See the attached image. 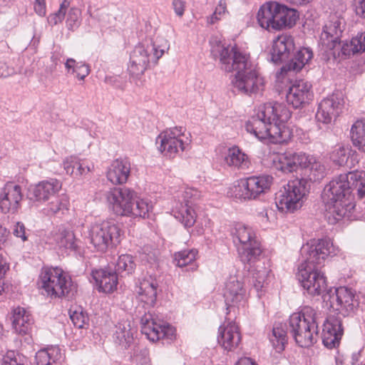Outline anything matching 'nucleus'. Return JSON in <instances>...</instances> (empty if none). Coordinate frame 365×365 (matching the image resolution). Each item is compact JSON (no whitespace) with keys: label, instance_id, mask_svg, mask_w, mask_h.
Here are the masks:
<instances>
[{"label":"nucleus","instance_id":"obj_1","mask_svg":"<svg viewBox=\"0 0 365 365\" xmlns=\"http://www.w3.org/2000/svg\"><path fill=\"white\" fill-rule=\"evenodd\" d=\"M357 189L358 195L365 203V173L355 170L340 174L327 184L322 193L326 204L325 217L331 225L343 219H356L355 203L351 197V190Z\"/></svg>","mask_w":365,"mask_h":365},{"label":"nucleus","instance_id":"obj_2","mask_svg":"<svg viewBox=\"0 0 365 365\" xmlns=\"http://www.w3.org/2000/svg\"><path fill=\"white\" fill-rule=\"evenodd\" d=\"M211 53L219 58L220 67L225 72L236 71L232 83L238 93L251 96L264 90V80L250 60L236 46H225L221 42L212 45Z\"/></svg>","mask_w":365,"mask_h":365},{"label":"nucleus","instance_id":"obj_3","mask_svg":"<svg viewBox=\"0 0 365 365\" xmlns=\"http://www.w3.org/2000/svg\"><path fill=\"white\" fill-rule=\"evenodd\" d=\"M290 117L291 112L284 105L269 102L259 106L256 115L246 123V130L260 140L284 143L292 136L285 125Z\"/></svg>","mask_w":365,"mask_h":365},{"label":"nucleus","instance_id":"obj_4","mask_svg":"<svg viewBox=\"0 0 365 365\" xmlns=\"http://www.w3.org/2000/svg\"><path fill=\"white\" fill-rule=\"evenodd\" d=\"M323 299L333 313L331 312L324 322L322 341L326 347L331 349L339 344L344 334L342 318L354 312L358 302L351 290L344 287L329 290L323 295Z\"/></svg>","mask_w":365,"mask_h":365},{"label":"nucleus","instance_id":"obj_5","mask_svg":"<svg viewBox=\"0 0 365 365\" xmlns=\"http://www.w3.org/2000/svg\"><path fill=\"white\" fill-rule=\"evenodd\" d=\"M169 48L168 41L162 36L138 43L130 54L129 73L135 77L140 76L145 71L156 66Z\"/></svg>","mask_w":365,"mask_h":365},{"label":"nucleus","instance_id":"obj_6","mask_svg":"<svg viewBox=\"0 0 365 365\" xmlns=\"http://www.w3.org/2000/svg\"><path fill=\"white\" fill-rule=\"evenodd\" d=\"M317 319V312L308 306L289 317V331L299 346L309 347L317 341L319 334Z\"/></svg>","mask_w":365,"mask_h":365},{"label":"nucleus","instance_id":"obj_7","mask_svg":"<svg viewBox=\"0 0 365 365\" xmlns=\"http://www.w3.org/2000/svg\"><path fill=\"white\" fill-rule=\"evenodd\" d=\"M257 19L261 27L268 31H280L295 25L298 14L295 9L276 1H268L260 6Z\"/></svg>","mask_w":365,"mask_h":365},{"label":"nucleus","instance_id":"obj_8","mask_svg":"<svg viewBox=\"0 0 365 365\" xmlns=\"http://www.w3.org/2000/svg\"><path fill=\"white\" fill-rule=\"evenodd\" d=\"M39 284L43 294L51 299L72 297L77 291V285L71 277L57 267L42 269Z\"/></svg>","mask_w":365,"mask_h":365},{"label":"nucleus","instance_id":"obj_9","mask_svg":"<svg viewBox=\"0 0 365 365\" xmlns=\"http://www.w3.org/2000/svg\"><path fill=\"white\" fill-rule=\"evenodd\" d=\"M231 235L241 261L248 264L255 262L260 256L262 250L252 228L237 223L232 227Z\"/></svg>","mask_w":365,"mask_h":365},{"label":"nucleus","instance_id":"obj_10","mask_svg":"<svg viewBox=\"0 0 365 365\" xmlns=\"http://www.w3.org/2000/svg\"><path fill=\"white\" fill-rule=\"evenodd\" d=\"M121 235L119 225L111 220L94 222L88 230L91 243L101 252L116 247L120 242Z\"/></svg>","mask_w":365,"mask_h":365},{"label":"nucleus","instance_id":"obj_11","mask_svg":"<svg viewBox=\"0 0 365 365\" xmlns=\"http://www.w3.org/2000/svg\"><path fill=\"white\" fill-rule=\"evenodd\" d=\"M307 181L302 178L289 180L275 196V204L282 212H294L302 207L307 194Z\"/></svg>","mask_w":365,"mask_h":365},{"label":"nucleus","instance_id":"obj_12","mask_svg":"<svg viewBox=\"0 0 365 365\" xmlns=\"http://www.w3.org/2000/svg\"><path fill=\"white\" fill-rule=\"evenodd\" d=\"M190 134L182 127H173L161 132L156 138L158 150L165 156L174 158L190 144Z\"/></svg>","mask_w":365,"mask_h":365},{"label":"nucleus","instance_id":"obj_13","mask_svg":"<svg viewBox=\"0 0 365 365\" xmlns=\"http://www.w3.org/2000/svg\"><path fill=\"white\" fill-rule=\"evenodd\" d=\"M273 178L269 175H253L238 181L235 196L240 200H255L269 191Z\"/></svg>","mask_w":365,"mask_h":365},{"label":"nucleus","instance_id":"obj_14","mask_svg":"<svg viewBox=\"0 0 365 365\" xmlns=\"http://www.w3.org/2000/svg\"><path fill=\"white\" fill-rule=\"evenodd\" d=\"M301 251L304 257V261L302 264H308L316 267H321L328 257L336 254V249L329 239L311 240L303 245Z\"/></svg>","mask_w":365,"mask_h":365},{"label":"nucleus","instance_id":"obj_15","mask_svg":"<svg viewBox=\"0 0 365 365\" xmlns=\"http://www.w3.org/2000/svg\"><path fill=\"white\" fill-rule=\"evenodd\" d=\"M319 268L308 264H301L298 267L297 277L304 289L312 296L322 294L327 287L326 277Z\"/></svg>","mask_w":365,"mask_h":365},{"label":"nucleus","instance_id":"obj_16","mask_svg":"<svg viewBox=\"0 0 365 365\" xmlns=\"http://www.w3.org/2000/svg\"><path fill=\"white\" fill-rule=\"evenodd\" d=\"M141 332L151 341H157L160 339L173 340L175 336L173 327L150 312L141 317Z\"/></svg>","mask_w":365,"mask_h":365},{"label":"nucleus","instance_id":"obj_17","mask_svg":"<svg viewBox=\"0 0 365 365\" xmlns=\"http://www.w3.org/2000/svg\"><path fill=\"white\" fill-rule=\"evenodd\" d=\"M135 196V191L126 187H113L105 194L108 206L113 212L117 215L126 217L130 212L129 208Z\"/></svg>","mask_w":365,"mask_h":365},{"label":"nucleus","instance_id":"obj_18","mask_svg":"<svg viewBox=\"0 0 365 365\" xmlns=\"http://www.w3.org/2000/svg\"><path fill=\"white\" fill-rule=\"evenodd\" d=\"M344 103L343 94L340 92L333 93L324 98L319 103L316 113L317 120L324 124L331 123L342 111Z\"/></svg>","mask_w":365,"mask_h":365},{"label":"nucleus","instance_id":"obj_19","mask_svg":"<svg viewBox=\"0 0 365 365\" xmlns=\"http://www.w3.org/2000/svg\"><path fill=\"white\" fill-rule=\"evenodd\" d=\"M312 84L304 80L295 81L286 95L287 102L294 108L308 104L313 98Z\"/></svg>","mask_w":365,"mask_h":365},{"label":"nucleus","instance_id":"obj_20","mask_svg":"<svg viewBox=\"0 0 365 365\" xmlns=\"http://www.w3.org/2000/svg\"><path fill=\"white\" fill-rule=\"evenodd\" d=\"M294 49V38L288 34H282L273 40L270 50L271 61L281 63L287 61Z\"/></svg>","mask_w":365,"mask_h":365},{"label":"nucleus","instance_id":"obj_21","mask_svg":"<svg viewBox=\"0 0 365 365\" xmlns=\"http://www.w3.org/2000/svg\"><path fill=\"white\" fill-rule=\"evenodd\" d=\"M306 160V154L304 153H285L274 155L272 158L274 168L284 173L296 171L298 168H302V164H304Z\"/></svg>","mask_w":365,"mask_h":365},{"label":"nucleus","instance_id":"obj_22","mask_svg":"<svg viewBox=\"0 0 365 365\" xmlns=\"http://www.w3.org/2000/svg\"><path fill=\"white\" fill-rule=\"evenodd\" d=\"M21 199V187L11 182L7 183L0 194V209L4 213L15 212Z\"/></svg>","mask_w":365,"mask_h":365},{"label":"nucleus","instance_id":"obj_23","mask_svg":"<svg viewBox=\"0 0 365 365\" xmlns=\"http://www.w3.org/2000/svg\"><path fill=\"white\" fill-rule=\"evenodd\" d=\"M218 343L227 351L236 349L240 341L241 335L237 325L234 322L225 321L219 328Z\"/></svg>","mask_w":365,"mask_h":365},{"label":"nucleus","instance_id":"obj_24","mask_svg":"<svg viewBox=\"0 0 365 365\" xmlns=\"http://www.w3.org/2000/svg\"><path fill=\"white\" fill-rule=\"evenodd\" d=\"M130 163L127 158L113 160L106 171V178L113 185L125 184L130 174Z\"/></svg>","mask_w":365,"mask_h":365},{"label":"nucleus","instance_id":"obj_25","mask_svg":"<svg viewBox=\"0 0 365 365\" xmlns=\"http://www.w3.org/2000/svg\"><path fill=\"white\" fill-rule=\"evenodd\" d=\"M61 186L56 179L41 181L29 190L30 198L36 201L48 200L58 192Z\"/></svg>","mask_w":365,"mask_h":365},{"label":"nucleus","instance_id":"obj_26","mask_svg":"<svg viewBox=\"0 0 365 365\" xmlns=\"http://www.w3.org/2000/svg\"><path fill=\"white\" fill-rule=\"evenodd\" d=\"M223 163L232 169L246 170L250 168L249 157L237 146L228 148L223 154Z\"/></svg>","mask_w":365,"mask_h":365},{"label":"nucleus","instance_id":"obj_27","mask_svg":"<svg viewBox=\"0 0 365 365\" xmlns=\"http://www.w3.org/2000/svg\"><path fill=\"white\" fill-rule=\"evenodd\" d=\"M341 22L336 17H334L323 29L321 38L330 49H336L340 46L339 37L342 33Z\"/></svg>","mask_w":365,"mask_h":365},{"label":"nucleus","instance_id":"obj_28","mask_svg":"<svg viewBox=\"0 0 365 365\" xmlns=\"http://www.w3.org/2000/svg\"><path fill=\"white\" fill-rule=\"evenodd\" d=\"M92 276L98 286L99 291L110 293L116 289L118 277L115 272L108 269H98L93 271Z\"/></svg>","mask_w":365,"mask_h":365},{"label":"nucleus","instance_id":"obj_29","mask_svg":"<svg viewBox=\"0 0 365 365\" xmlns=\"http://www.w3.org/2000/svg\"><path fill=\"white\" fill-rule=\"evenodd\" d=\"M224 297L228 307H235L244 302L246 298V292L242 283L234 278L231 279L226 284Z\"/></svg>","mask_w":365,"mask_h":365},{"label":"nucleus","instance_id":"obj_30","mask_svg":"<svg viewBox=\"0 0 365 365\" xmlns=\"http://www.w3.org/2000/svg\"><path fill=\"white\" fill-rule=\"evenodd\" d=\"M157 288L155 280L151 278L142 280L137 290L139 300L148 307H153L156 302Z\"/></svg>","mask_w":365,"mask_h":365},{"label":"nucleus","instance_id":"obj_31","mask_svg":"<svg viewBox=\"0 0 365 365\" xmlns=\"http://www.w3.org/2000/svg\"><path fill=\"white\" fill-rule=\"evenodd\" d=\"M313 53L307 48H302L294 54L281 68V73L298 72L312 58Z\"/></svg>","mask_w":365,"mask_h":365},{"label":"nucleus","instance_id":"obj_32","mask_svg":"<svg viewBox=\"0 0 365 365\" xmlns=\"http://www.w3.org/2000/svg\"><path fill=\"white\" fill-rule=\"evenodd\" d=\"M32 325L33 318L24 308L17 307L14 310L12 326L16 333L26 334L31 330Z\"/></svg>","mask_w":365,"mask_h":365},{"label":"nucleus","instance_id":"obj_33","mask_svg":"<svg viewBox=\"0 0 365 365\" xmlns=\"http://www.w3.org/2000/svg\"><path fill=\"white\" fill-rule=\"evenodd\" d=\"M174 217L185 227H191L196 221V213L193 205L183 204L182 202H175L173 208Z\"/></svg>","mask_w":365,"mask_h":365},{"label":"nucleus","instance_id":"obj_34","mask_svg":"<svg viewBox=\"0 0 365 365\" xmlns=\"http://www.w3.org/2000/svg\"><path fill=\"white\" fill-rule=\"evenodd\" d=\"M63 167L67 174L76 177L86 175L94 168L93 164L86 165L83 160H81L74 156L66 158L63 161Z\"/></svg>","mask_w":365,"mask_h":365},{"label":"nucleus","instance_id":"obj_35","mask_svg":"<svg viewBox=\"0 0 365 365\" xmlns=\"http://www.w3.org/2000/svg\"><path fill=\"white\" fill-rule=\"evenodd\" d=\"M135 332V329L130 326L129 321L122 320L115 326L113 338L115 342L126 348L133 342Z\"/></svg>","mask_w":365,"mask_h":365},{"label":"nucleus","instance_id":"obj_36","mask_svg":"<svg viewBox=\"0 0 365 365\" xmlns=\"http://www.w3.org/2000/svg\"><path fill=\"white\" fill-rule=\"evenodd\" d=\"M197 251L195 249L184 250L174 255V263L179 267H186V271H195L197 268L195 263Z\"/></svg>","mask_w":365,"mask_h":365},{"label":"nucleus","instance_id":"obj_37","mask_svg":"<svg viewBox=\"0 0 365 365\" xmlns=\"http://www.w3.org/2000/svg\"><path fill=\"white\" fill-rule=\"evenodd\" d=\"M35 358L37 365H51L59 361L62 354L59 346H54L38 351Z\"/></svg>","mask_w":365,"mask_h":365},{"label":"nucleus","instance_id":"obj_38","mask_svg":"<svg viewBox=\"0 0 365 365\" xmlns=\"http://www.w3.org/2000/svg\"><path fill=\"white\" fill-rule=\"evenodd\" d=\"M152 209L153 205L150 200L143 198L136 199L135 196L129 208L130 212L127 217L147 218Z\"/></svg>","mask_w":365,"mask_h":365},{"label":"nucleus","instance_id":"obj_39","mask_svg":"<svg viewBox=\"0 0 365 365\" xmlns=\"http://www.w3.org/2000/svg\"><path fill=\"white\" fill-rule=\"evenodd\" d=\"M350 135L353 145L365 153V119L358 120L352 125Z\"/></svg>","mask_w":365,"mask_h":365},{"label":"nucleus","instance_id":"obj_40","mask_svg":"<svg viewBox=\"0 0 365 365\" xmlns=\"http://www.w3.org/2000/svg\"><path fill=\"white\" fill-rule=\"evenodd\" d=\"M307 160L302 164V168H307L309 170V179L317 181L322 179L325 175L324 166L312 155L306 154Z\"/></svg>","mask_w":365,"mask_h":365},{"label":"nucleus","instance_id":"obj_41","mask_svg":"<svg viewBox=\"0 0 365 365\" xmlns=\"http://www.w3.org/2000/svg\"><path fill=\"white\" fill-rule=\"evenodd\" d=\"M269 341L277 352H281L284 349L287 342V331L282 324H275L273 327Z\"/></svg>","mask_w":365,"mask_h":365},{"label":"nucleus","instance_id":"obj_42","mask_svg":"<svg viewBox=\"0 0 365 365\" xmlns=\"http://www.w3.org/2000/svg\"><path fill=\"white\" fill-rule=\"evenodd\" d=\"M54 240L60 247L73 250L76 248V237L72 230L60 227L55 234Z\"/></svg>","mask_w":365,"mask_h":365},{"label":"nucleus","instance_id":"obj_43","mask_svg":"<svg viewBox=\"0 0 365 365\" xmlns=\"http://www.w3.org/2000/svg\"><path fill=\"white\" fill-rule=\"evenodd\" d=\"M201 193L197 189L192 187H185L178 191L175 195V202H182L183 204L194 205L195 202L200 199Z\"/></svg>","mask_w":365,"mask_h":365},{"label":"nucleus","instance_id":"obj_44","mask_svg":"<svg viewBox=\"0 0 365 365\" xmlns=\"http://www.w3.org/2000/svg\"><path fill=\"white\" fill-rule=\"evenodd\" d=\"M135 267L133 256L121 255L119 256L115 265V272L122 276L131 274Z\"/></svg>","mask_w":365,"mask_h":365},{"label":"nucleus","instance_id":"obj_45","mask_svg":"<svg viewBox=\"0 0 365 365\" xmlns=\"http://www.w3.org/2000/svg\"><path fill=\"white\" fill-rule=\"evenodd\" d=\"M350 150L348 147L336 146L331 152L330 158L334 163L339 165H344L349 158Z\"/></svg>","mask_w":365,"mask_h":365},{"label":"nucleus","instance_id":"obj_46","mask_svg":"<svg viewBox=\"0 0 365 365\" xmlns=\"http://www.w3.org/2000/svg\"><path fill=\"white\" fill-rule=\"evenodd\" d=\"M269 276V270L267 268L261 267L256 269L252 274V282L254 287L257 292L262 291V288L267 284Z\"/></svg>","mask_w":365,"mask_h":365},{"label":"nucleus","instance_id":"obj_47","mask_svg":"<svg viewBox=\"0 0 365 365\" xmlns=\"http://www.w3.org/2000/svg\"><path fill=\"white\" fill-rule=\"evenodd\" d=\"M70 318L73 325L78 329L84 328L88 321V316L83 312L81 308L74 311L70 310Z\"/></svg>","mask_w":365,"mask_h":365},{"label":"nucleus","instance_id":"obj_48","mask_svg":"<svg viewBox=\"0 0 365 365\" xmlns=\"http://www.w3.org/2000/svg\"><path fill=\"white\" fill-rule=\"evenodd\" d=\"M81 11L76 8H71L66 19V26L71 31H75L81 24Z\"/></svg>","mask_w":365,"mask_h":365},{"label":"nucleus","instance_id":"obj_49","mask_svg":"<svg viewBox=\"0 0 365 365\" xmlns=\"http://www.w3.org/2000/svg\"><path fill=\"white\" fill-rule=\"evenodd\" d=\"M227 14V3L225 0H220L217 6H216L214 13L208 18L207 22L210 24H214L218 20H220Z\"/></svg>","mask_w":365,"mask_h":365},{"label":"nucleus","instance_id":"obj_50","mask_svg":"<svg viewBox=\"0 0 365 365\" xmlns=\"http://www.w3.org/2000/svg\"><path fill=\"white\" fill-rule=\"evenodd\" d=\"M1 365H24L21 357L14 351H8L1 359Z\"/></svg>","mask_w":365,"mask_h":365},{"label":"nucleus","instance_id":"obj_51","mask_svg":"<svg viewBox=\"0 0 365 365\" xmlns=\"http://www.w3.org/2000/svg\"><path fill=\"white\" fill-rule=\"evenodd\" d=\"M67 204L68 203L66 200L58 197L55 198L54 200L48 205V212L51 214H56L61 211L67 210Z\"/></svg>","mask_w":365,"mask_h":365},{"label":"nucleus","instance_id":"obj_52","mask_svg":"<svg viewBox=\"0 0 365 365\" xmlns=\"http://www.w3.org/2000/svg\"><path fill=\"white\" fill-rule=\"evenodd\" d=\"M351 46H352L351 48L354 50V53L365 51V32L352 38Z\"/></svg>","mask_w":365,"mask_h":365},{"label":"nucleus","instance_id":"obj_53","mask_svg":"<svg viewBox=\"0 0 365 365\" xmlns=\"http://www.w3.org/2000/svg\"><path fill=\"white\" fill-rule=\"evenodd\" d=\"M84 63L81 61L77 62L75 59L70 58L66 60L65 67L68 73L74 74L77 72L78 68L81 67Z\"/></svg>","mask_w":365,"mask_h":365},{"label":"nucleus","instance_id":"obj_54","mask_svg":"<svg viewBox=\"0 0 365 365\" xmlns=\"http://www.w3.org/2000/svg\"><path fill=\"white\" fill-rule=\"evenodd\" d=\"M66 14V13L65 11L58 9V10L56 12L51 14L48 17V24L51 26H53L61 22L62 20L64 19Z\"/></svg>","mask_w":365,"mask_h":365},{"label":"nucleus","instance_id":"obj_55","mask_svg":"<svg viewBox=\"0 0 365 365\" xmlns=\"http://www.w3.org/2000/svg\"><path fill=\"white\" fill-rule=\"evenodd\" d=\"M25 230L24 225L18 222L14 225L13 233L16 237L21 238L23 241H26L27 240V237Z\"/></svg>","mask_w":365,"mask_h":365},{"label":"nucleus","instance_id":"obj_56","mask_svg":"<svg viewBox=\"0 0 365 365\" xmlns=\"http://www.w3.org/2000/svg\"><path fill=\"white\" fill-rule=\"evenodd\" d=\"M172 6L177 16L180 17L183 16L185 9V1L184 0H173Z\"/></svg>","mask_w":365,"mask_h":365},{"label":"nucleus","instance_id":"obj_57","mask_svg":"<svg viewBox=\"0 0 365 365\" xmlns=\"http://www.w3.org/2000/svg\"><path fill=\"white\" fill-rule=\"evenodd\" d=\"M15 73V69L0 61V78H6Z\"/></svg>","mask_w":365,"mask_h":365},{"label":"nucleus","instance_id":"obj_58","mask_svg":"<svg viewBox=\"0 0 365 365\" xmlns=\"http://www.w3.org/2000/svg\"><path fill=\"white\" fill-rule=\"evenodd\" d=\"M35 12L40 16H44L46 14V5L45 0H35Z\"/></svg>","mask_w":365,"mask_h":365},{"label":"nucleus","instance_id":"obj_59","mask_svg":"<svg viewBox=\"0 0 365 365\" xmlns=\"http://www.w3.org/2000/svg\"><path fill=\"white\" fill-rule=\"evenodd\" d=\"M356 14L365 18V0H354Z\"/></svg>","mask_w":365,"mask_h":365},{"label":"nucleus","instance_id":"obj_60","mask_svg":"<svg viewBox=\"0 0 365 365\" xmlns=\"http://www.w3.org/2000/svg\"><path fill=\"white\" fill-rule=\"evenodd\" d=\"M89 73L90 69L88 66L84 63L81 67L78 68V70L76 73V76L78 79L83 81L89 74Z\"/></svg>","mask_w":365,"mask_h":365},{"label":"nucleus","instance_id":"obj_61","mask_svg":"<svg viewBox=\"0 0 365 365\" xmlns=\"http://www.w3.org/2000/svg\"><path fill=\"white\" fill-rule=\"evenodd\" d=\"M339 47L341 48V54L344 56H350L351 54H354V50L351 46V42L349 43H343L342 46L340 45V46H337L336 48Z\"/></svg>","mask_w":365,"mask_h":365},{"label":"nucleus","instance_id":"obj_62","mask_svg":"<svg viewBox=\"0 0 365 365\" xmlns=\"http://www.w3.org/2000/svg\"><path fill=\"white\" fill-rule=\"evenodd\" d=\"M9 268L6 259L0 255V277H4Z\"/></svg>","mask_w":365,"mask_h":365},{"label":"nucleus","instance_id":"obj_63","mask_svg":"<svg viewBox=\"0 0 365 365\" xmlns=\"http://www.w3.org/2000/svg\"><path fill=\"white\" fill-rule=\"evenodd\" d=\"M236 365H256L255 362L248 357H244L239 359Z\"/></svg>","mask_w":365,"mask_h":365},{"label":"nucleus","instance_id":"obj_64","mask_svg":"<svg viewBox=\"0 0 365 365\" xmlns=\"http://www.w3.org/2000/svg\"><path fill=\"white\" fill-rule=\"evenodd\" d=\"M60 7L59 9L63 10L66 13L68 8L70 6V0H60Z\"/></svg>","mask_w":365,"mask_h":365}]
</instances>
